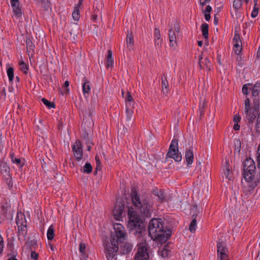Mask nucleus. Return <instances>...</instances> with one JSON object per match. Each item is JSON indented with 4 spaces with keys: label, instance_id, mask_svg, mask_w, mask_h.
<instances>
[{
    "label": "nucleus",
    "instance_id": "46",
    "mask_svg": "<svg viewBox=\"0 0 260 260\" xmlns=\"http://www.w3.org/2000/svg\"><path fill=\"white\" fill-rule=\"evenodd\" d=\"M114 63L113 58L107 59V67H111L113 66Z\"/></svg>",
    "mask_w": 260,
    "mask_h": 260
},
{
    "label": "nucleus",
    "instance_id": "11",
    "mask_svg": "<svg viewBox=\"0 0 260 260\" xmlns=\"http://www.w3.org/2000/svg\"><path fill=\"white\" fill-rule=\"evenodd\" d=\"M124 205L121 202H116L113 211V214L115 219L119 220L122 218Z\"/></svg>",
    "mask_w": 260,
    "mask_h": 260
},
{
    "label": "nucleus",
    "instance_id": "63",
    "mask_svg": "<svg viewBox=\"0 0 260 260\" xmlns=\"http://www.w3.org/2000/svg\"><path fill=\"white\" fill-rule=\"evenodd\" d=\"M98 15L96 14H94L92 15V20L93 22H95L96 20L97 19Z\"/></svg>",
    "mask_w": 260,
    "mask_h": 260
},
{
    "label": "nucleus",
    "instance_id": "59",
    "mask_svg": "<svg viewBox=\"0 0 260 260\" xmlns=\"http://www.w3.org/2000/svg\"><path fill=\"white\" fill-rule=\"evenodd\" d=\"M73 34H70V38L73 37L74 41H76V38L78 37L77 34H73V36H72Z\"/></svg>",
    "mask_w": 260,
    "mask_h": 260
},
{
    "label": "nucleus",
    "instance_id": "10",
    "mask_svg": "<svg viewBox=\"0 0 260 260\" xmlns=\"http://www.w3.org/2000/svg\"><path fill=\"white\" fill-rule=\"evenodd\" d=\"M72 151L76 159L79 161L83 157L82 145L80 141L77 140L72 145Z\"/></svg>",
    "mask_w": 260,
    "mask_h": 260
},
{
    "label": "nucleus",
    "instance_id": "13",
    "mask_svg": "<svg viewBox=\"0 0 260 260\" xmlns=\"http://www.w3.org/2000/svg\"><path fill=\"white\" fill-rule=\"evenodd\" d=\"M119 245L120 248V251L121 253L125 254L129 253L132 249L133 245L125 241H119Z\"/></svg>",
    "mask_w": 260,
    "mask_h": 260
},
{
    "label": "nucleus",
    "instance_id": "44",
    "mask_svg": "<svg viewBox=\"0 0 260 260\" xmlns=\"http://www.w3.org/2000/svg\"><path fill=\"white\" fill-rule=\"evenodd\" d=\"M39 255L35 251H32L30 254V257L34 260H38Z\"/></svg>",
    "mask_w": 260,
    "mask_h": 260
},
{
    "label": "nucleus",
    "instance_id": "6",
    "mask_svg": "<svg viewBox=\"0 0 260 260\" xmlns=\"http://www.w3.org/2000/svg\"><path fill=\"white\" fill-rule=\"evenodd\" d=\"M127 215L129 219L127 227L130 232L134 235H138V238L141 237L143 229V222L132 206L128 207Z\"/></svg>",
    "mask_w": 260,
    "mask_h": 260
},
{
    "label": "nucleus",
    "instance_id": "24",
    "mask_svg": "<svg viewBox=\"0 0 260 260\" xmlns=\"http://www.w3.org/2000/svg\"><path fill=\"white\" fill-rule=\"evenodd\" d=\"M126 44L127 47L128 48L129 50L133 49L134 42L133 34H127L126 37Z\"/></svg>",
    "mask_w": 260,
    "mask_h": 260
},
{
    "label": "nucleus",
    "instance_id": "42",
    "mask_svg": "<svg viewBox=\"0 0 260 260\" xmlns=\"http://www.w3.org/2000/svg\"><path fill=\"white\" fill-rule=\"evenodd\" d=\"M4 249V239L0 234V254L2 253Z\"/></svg>",
    "mask_w": 260,
    "mask_h": 260
},
{
    "label": "nucleus",
    "instance_id": "7",
    "mask_svg": "<svg viewBox=\"0 0 260 260\" xmlns=\"http://www.w3.org/2000/svg\"><path fill=\"white\" fill-rule=\"evenodd\" d=\"M137 246L138 250L135 256V260H148L149 247L146 241L138 244Z\"/></svg>",
    "mask_w": 260,
    "mask_h": 260
},
{
    "label": "nucleus",
    "instance_id": "35",
    "mask_svg": "<svg viewBox=\"0 0 260 260\" xmlns=\"http://www.w3.org/2000/svg\"><path fill=\"white\" fill-rule=\"evenodd\" d=\"M19 66L20 67L21 70L24 74L27 73V71L28 70V67L27 65L24 63V61H21L19 62Z\"/></svg>",
    "mask_w": 260,
    "mask_h": 260
},
{
    "label": "nucleus",
    "instance_id": "50",
    "mask_svg": "<svg viewBox=\"0 0 260 260\" xmlns=\"http://www.w3.org/2000/svg\"><path fill=\"white\" fill-rule=\"evenodd\" d=\"M101 169H102V165H96V168L94 170V175H96L98 173V172L99 171H101Z\"/></svg>",
    "mask_w": 260,
    "mask_h": 260
},
{
    "label": "nucleus",
    "instance_id": "27",
    "mask_svg": "<svg viewBox=\"0 0 260 260\" xmlns=\"http://www.w3.org/2000/svg\"><path fill=\"white\" fill-rule=\"evenodd\" d=\"M7 73L10 82H12L14 79V69L10 67L8 64L7 65Z\"/></svg>",
    "mask_w": 260,
    "mask_h": 260
},
{
    "label": "nucleus",
    "instance_id": "36",
    "mask_svg": "<svg viewBox=\"0 0 260 260\" xmlns=\"http://www.w3.org/2000/svg\"><path fill=\"white\" fill-rule=\"evenodd\" d=\"M205 105V99H204L202 101H201L199 103V111L200 113V116H202L204 114V110H203L204 106Z\"/></svg>",
    "mask_w": 260,
    "mask_h": 260
},
{
    "label": "nucleus",
    "instance_id": "39",
    "mask_svg": "<svg viewBox=\"0 0 260 260\" xmlns=\"http://www.w3.org/2000/svg\"><path fill=\"white\" fill-rule=\"evenodd\" d=\"M258 113L257 115V116H258ZM259 118H257V121L255 123V127H254V129L256 132V133L258 134V135H259L260 134V121H258V119Z\"/></svg>",
    "mask_w": 260,
    "mask_h": 260
},
{
    "label": "nucleus",
    "instance_id": "25",
    "mask_svg": "<svg viewBox=\"0 0 260 260\" xmlns=\"http://www.w3.org/2000/svg\"><path fill=\"white\" fill-rule=\"evenodd\" d=\"M234 47L239 48L242 47V42L240 39V34H235L233 39Z\"/></svg>",
    "mask_w": 260,
    "mask_h": 260
},
{
    "label": "nucleus",
    "instance_id": "1",
    "mask_svg": "<svg viewBox=\"0 0 260 260\" xmlns=\"http://www.w3.org/2000/svg\"><path fill=\"white\" fill-rule=\"evenodd\" d=\"M113 226L116 236L111 237L110 242H108L104 244L107 260H116V255L119 249V241H125L126 239V232L121 224L115 223Z\"/></svg>",
    "mask_w": 260,
    "mask_h": 260
},
{
    "label": "nucleus",
    "instance_id": "16",
    "mask_svg": "<svg viewBox=\"0 0 260 260\" xmlns=\"http://www.w3.org/2000/svg\"><path fill=\"white\" fill-rule=\"evenodd\" d=\"M242 2L241 0H234L233 2V9L237 17L240 16L242 9Z\"/></svg>",
    "mask_w": 260,
    "mask_h": 260
},
{
    "label": "nucleus",
    "instance_id": "37",
    "mask_svg": "<svg viewBox=\"0 0 260 260\" xmlns=\"http://www.w3.org/2000/svg\"><path fill=\"white\" fill-rule=\"evenodd\" d=\"M155 45H161L162 39H160V34H155Z\"/></svg>",
    "mask_w": 260,
    "mask_h": 260
},
{
    "label": "nucleus",
    "instance_id": "28",
    "mask_svg": "<svg viewBox=\"0 0 260 260\" xmlns=\"http://www.w3.org/2000/svg\"><path fill=\"white\" fill-rule=\"evenodd\" d=\"M47 238L49 240H52L54 237V229L53 225H51L47 231Z\"/></svg>",
    "mask_w": 260,
    "mask_h": 260
},
{
    "label": "nucleus",
    "instance_id": "32",
    "mask_svg": "<svg viewBox=\"0 0 260 260\" xmlns=\"http://www.w3.org/2000/svg\"><path fill=\"white\" fill-rule=\"evenodd\" d=\"M72 16L73 19L75 21H77L79 19L80 15H79V7L76 6L75 8L74 11L72 13Z\"/></svg>",
    "mask_w": 260,
    "mask_h": 260
},
{
    "label": "nucleus",
    "instance_id": "15",
    "mask_svg": "<svg viewBox=\"0 0 260 260\" xmlns=\"http://www.w3.org/2000/svg\"><path fill=\"white\" fill-rule=\"evenodd\" d=\"M79 252L80 253L81 260H87L88 254L87 252V248L85 243H80L79 245Z\"/></svg>",
    "mask_w": 260,
    "mask_h": 260
},
{
    "label": "nucleus",
    "instance_id": "62",
    "mask_svg": "<svg viewBox=\"0 0 260 260\" xmlns=\"http://www.w3.org/2000/svg\"><path fill=\"white\" fill-rule=\"evenodd\" d=\"M69 86V82L68 81H66L64 83L63 86L66 88L67 90H69L68 87Z\"/></svg>",
    "mask_w": 260,
    "mask_h": 260
},
{
    "label": "nucleus",
    "instance_id": "4",
    "mask_svg": "<svg viewBox=\"0 0 260 260\" xmlns=\"http://www.w3.org/2000/svg\"><path fill=\"white\" fill-rule=\"evenodd\" d=\"M260 92V86L254 85L252 89V95L254 97L253 100L252 104L250 103V100L248 98H246L244 102V112L246 115V118L249 123V124H252L254 121L258 111L259 110V101L258 98L256 97ZM250 132H252V127L249 125Z\"/></svg>",
    "mask_w": 260,
    "mask_h": 260
},
{
    "label": "nucleus",
    "instance_id": "5",
    "mask_svg": "<svg viewBox=\"0 0 260 260\" xmlns=\"http://www.w3.org/2000/svg\"><path fill=\"white\" fill-rule=\"evenodd\" d=\"M148 233L151 239L161 243H165L170 237V234L164 229L161 219L153 218L150 221Z\"/></svg>",
    "mask_w": 260,
    "mask_h": 260
},
{
    "label": "nucleus",
    "instance_id": "17",
    "mask_svg": "<svg viewBox=\"0 0 260 260\" xmlns=\"http://www.w3.org/2000/svg\"><path fill=\"white\" fill-rule=\"evenodd\" d=\"M205 173L206 172H205ZM198 179L200 180L199 187L202 188L203 189V188H206V190L208 191V188L209 186L208 183L207 181V179L208 178V174H206V177L204 174L203 177L202 178L201 175H198Z\"/></svg>",
    "mask_w": 260,
    "mask_h": 260
},
{
    "label": "nucleus",
    "instance_id": "20",
    "mask_svg": "<svg viewBox=\"0 0 260 260\" xmlns=\"http://www.w3.org/2000/svg\"><path fill=\"white\" fill-rule=\"evenodd\" d=\"M83 81L84 82L82 83L83 92L84 94H89L90 91V83L87 80L85 77H83Z\"/></svg>",
    "mask_w": 260,
    "mask_h": 260
},
{
    "label": "nucleus",
    "instance_id": "40",
    "mask_svg": "<svg viewBox=\"0 0 260 260\" xmlns=\"http://www.w3.org/2000/svg\"><path fill=\"white\" fill-rule=\"evenodd\" d=\"M258 14V8L256 6H254L253 10L251 13V16L252 18H255Z\"/></svg>",
    "mask_w": 260,
    "mask_h": 260
},
{
    "label": "nucleus",
    "instance_id": "31",
    "mask_svg": "<svg viewBox=\"0 0 260 260\" xmlns=\"http://www.w3.org/2000/svg\"><path fill=\"white\" fill-rule=\"evenodd\" d=\"M92 171V167L90 163L87 162L83 168V172L89 174Z\"/></svg>",
    "mask_w": 260,
    "mask_h": 260
},
{
    "label": "nucleus",
    "instance_id": "60",
    "mask_svg": "<svg viewBox=\"0 0 260 260\" xmlns=\"http://www.w3.org/2000/svg\"><path fill=\"white\" fill-rule=\"evenodd\" d=\"M15 254L13 253L11 254V257H10L8 260H18L15 258Z\"/></svg>",
    "mask_w": 260,
    "mask_h": 260
},
{
    "label": "nucleus",
    "instance_id": "18",
    "mask_svg": "<svg viewBox=\"0 0 260 260\" xmlns=\"http://www.w3.org/2000/svg\"><path fill=\"white\" fill-rule=\"evenodd\" d=\"M13 16L17 19L20 18L22 16V11L20 7V4L12 5Z\"/></svg>",
    "mask_w": 260,
    "mask_h": 260
},
{
    "label": "nucleus",
    "instance_id": "43",
    "mask_svg": "<svg viewBox=\"0 0 260 260\" xmlns=\"http://www.w3.org/2000/svg\"><path fill=\"white\" fill-rule=\"evenodd\" d=\"M201 30L202 32H208V25L207 24H203L201 26Z\"/></svg>",
    "mask_w": 260,
    "mask_h": 260
},
{
    "label": "nucleus",
    "instance_id": "29",
    "mask_svg": "<svg viewBox=\"0 0 260 260\" xmlns=\"http://www.w3.org/2000/svg\"><path fill=\"white\" fill-rule=\"evenodd\" d=\"M133 109L132 107H126V117L127 121H130L133 118Z\"/></svg>",
    "mask_w": 260,
    "mask_h": 260
},
{
    "label": "nucleus",
    "instance_id": "22",
    "mask_svg": "<svg viewBox=\"0 0 260 260\" xmlns=\"http://www.w3.org/2000/svg\"><path fill=\"white\" fill-rule=\"evenodd\" d=\"M125 100L126 107H132L133 108H135V102L132 96L129 92H127L126 96L125 97Z\"/></svg>",
    "mask_w": 260,
    "mask_h": 260
},
{
    "label": "nucleus",
    "instance_id": "38",
    "mask_svg": "<svg viewBox=\"0 0 260 260\" xmlns=\"http://www.w3.org/2000/svg\"><path fill=\"white\" fill-rule=\"evenodd\" d=\"M189 230L192 233H194L195 232V217L193 218L189 225Z\"/></svg>",
    "mask_w": 260,
    "mask_h": 260
},
{
    "label": "nucleus",
    "instance_id": "49",
    "mask_svg": "<svg viewBox=\"0 0 260 260\" xmlns=\"http://www.w3.org/2000/svg\"><path fill=\"white\" fill-rule=\"evenodd\" d=\"M12 162L14 164H16L17 165H20V166H23V164L21 165V160L19 158H15Z\"/></svg>",
    "mask_w": 260,
    "mask_h": 260
},
{
    "label": "nucleus",
    "instance_id": "26",
    "mask_svg": "<svg viewBox=\"0 0 260 260\" xmlns=\"http://www.w3.org/2000/svg\"><path fill=\"white\" fill-rule=\"evenodd\" d=\"M169 86L168 81L166 77L161 78V86L162 92L165 94H167L168 93L169 90L168 89Z\"/></svg>",
    "mask_w": 260,
    "mask_h": 260
},
{
    "label": "nucleus",
    "instance_id": "23",
    "mask_svg": "<svg viewBox=\"0 0 260 260\" xmlns=\"http://www.w3.org/2000/svg\"><path fill=\"white\" fill-rule=\"evenodd\" d=\"M185 159L188 166L193 162V154L191 150L188 149L186 151Z\"/></svg>",
    "mask_w": 260,
    "mask_h": 260
},
{
    "label": "nucleus",
    "instance_id": "55",
    "mask_svg": "<svg viewBox=\"0 0 260 260\" xmlns=\"http://www.w3.org/2000/svg\"><path fill=\"white\" fill-rule=\"evenodd\" d=\"M112 58V52L111 50H109L108 51V55L107 57V59H110Z\"/></svg>",
    "mask_w": 260,
    "mask_h": 260
},
{
    "label": "nucleus",
    "instance_id": "12",
    "mask_svg": "<svg viewBox=\"0 0 260 260\" xmlns=\"http://www.w3.org/2000/svg\"><path fill=\"white\" fill-rule=\"evenodd\" d=\"M217 251L218 255V260H225L228 257L226 253L225 243L218 242L217 244Z\"/></svg>",
    "mask_w": 260,
    "mask_h": 260
},
{
    "label": "nucleus",
    "instance_id": "48",
    "mask_svg": "<svg viewBox=\"0 0 260 260\" xmlns=\"http://www.w3.org/2000/svg\"><path fill=\"white\" fill-rule=\"evenodd\" d=\"M241 120V117L239 115H235L233 118V121L234 123H238Z\"/></svg>",
    "mask_w": 260,
    "mask_h": 260
},
{
    "label": "nucleus",
    "instance_id": "64",
    "mask_svg": "<svg viewBox=\"0 0 260 260\" xmlns=\"http://www.w3.org/2000/svg\"><path fill=\"white\" fill-rule=\"evenodd\" d=\"M257 161L258 168L260 169V156H257Z\"/></svg>",
    "mask_w": 260,
    "mask_h": 260
},
{
    "label": "nucleus",
    "instance_id": "19",
    "mask_svg": "<svg viewBox=\"0 0 260 260\" xmlns=\"http://www.w3.org/2000/svg\"><path fill=\"white\" fill-rule=\"evenodd\" d=\"M153 194L157 197L160 202H164L166 200V195L163 190L155 189L153 190Z\"/></svg>",
    "mask_w": 260,
    "mask_h": 260
},
{
    "label": "nucleus",
    "instance_id": "47",
    "mask_svg": "<svg viewBox=\"0 0 260 260\" xmlns=\"http://www.w3.org/2000/svg\"><path fill=\"white\" fill-rule=\"evenodd\" d=\"M94 110V108H93V107L92 106H89L88 108L89 116L91 117L92 116Z\"/></svg>",
    "mask_w": 260,
    "mask_h": 260
},
{
    "label": "nucleus",
    "instance_id": "2",
    "mask_svg": "<svg viewBox=\"0 0 260 260\" xmlns=\"http://www.w3.org/2000/svg\"><path fill=\"white\" fill-rule=\"evenodd\" d=\"M131 197L133 205L139 211L142 216L150 218L153 211V203L149 197L140 198L136 188L131 189Z\"/></svg>",
    "mask_w": 260,
    "mask_h": 260
},
{
    "label": "nucleus",
    "instance_id": "57",
    "mask_svg": "<svg viewBox=\"0 0 260 260\" xmlns=\"http://www.w3.org/2000/svg\"><path fill=\"white\" fill-rule=\"evenodd\" d=\"M95 161H96V165H101V162L100 161V158L98 156H96L95 157Z\"/></svg>",
    "mask_w": 260,
    "mask_h": 260
},
{
    "label": "nucleus",
    "instance_id": "56",
    "mask_svg": "<svg viewBox=\"0 0 260 260\" xmlns=\"http://www.w3.org/2000/svg\"><path fill=\"white\" fill-rule=\"evenodd\" d=\"M230 174V170L229 169H226V171H225L224 172V176L228 178L229 177V176Z\"/></svg>",
    "mask_w": 260,
    "mask_h": 260
},
{
    "label": "nucleus",
    "instance_id": "52",
    "mask_svg": "<svg viewBox=\"0 0 260 260\" xmlns=\"http://www.w3.org/2000/svg\"><path fill=\"white\" fill-rule=\"evenodd\" d=\"M3 169H4V171L6 172V173H8L9 172V168L8 167L6 163H3Z\"/></svg>",
    "mask_w": 260,
    "mask_h": 260
},
{
    "label": "nucleus",
    "instance_id": "45",
    "mask_svg": "<svg viewBox=\"0 0 260 260\" xmlns=\"http://www.w3.org/2000/svg\"><path fill=\"white\" fill-rule=\"evenodd\" d=\"M248 85L247 84H245L243 87H242V92L244 94H248Z\"/></svg>",
    "mask_w": 260,
    "mask_h": 260
},
{
    "label": "nucleus",
    "instance_id": "53",
    "mask_svg": "<svg viewBox=\"0 0 260 260\" xmlns=\"http://www.w3.org/2000/svg\"><path fill=\"white\" fill-rule=\"evenodd\" d=\"M11 252L8 254V256L11 257V254L14 253L15 254V256L17 255V252L14 250L13 246H12L10 248Z\"/></svg>",
    "mask_w": 260,
    "mask_h": 260
},
{
    "label": "nucleus",
    "instance_id": "8",
    "mask_svg": "<svg viewBox=\"0 0 260 260\" xmlns=\"http://www.w3.org/2000/svg\"><path fill=\"white\" fill-rule=\"evenodd\" d=\"M172 158L176 161H180L182 159V155L179 152L178 147V140L173 139L170 145L169 151L167 153L166 158Z\"/></svg>",
    "mask_w": 260,
    "mask_h": 260
},
{
    "label": "nucleus",
    "instance_id": "14",
    "mask_svg": "<svg viewBox=\"0 0 260 260\" xmlns=\"http://www.w3.org/2000/svg\"><path fill=\"white\" fill-rule=\"evenodd\" d=\"M26 45L27 53L28 54L30 53L32 55L34 53L35 46L32 42V37L30 34H28L26 37Z\"/></svg>",
    "mask_w": 260,
    "mask_h": 260
},
{
    "label": "nucleus",
    "instance_id": "3",
    "mask_svg": "<svg viewBox=\"0 0 260 260\" xmlns=\"http://www.w3.org/2000/svg\"><path fill=\"white\" fill-rule=\"evenodd\" d=\"M255 162L251 158H247L243 162L244 178L246 182V187L250 193L260 184V174H255Z\"/></svg>",
    "mask_w": 260,
    "mask_h": 260
},
{
    "label": "nucleus",
    "instance_id": "58",
    "mask_svg": "<svg viewBox=\"0 0 260 260\" xmlns=\"http://www.w3.org/2000/svg\"><path fill=\"white\" fill-rule=\"evenodd\" d=\"M11 6L13 5V4H19V0H11Z\"/></svg>",
    "mask_w": 260,
    "mask_h": 260
},
{
    "label": "nucleus",
    "instance_id": "51",
    "mask_svg": "<svg viewBox=\"0 0 260 260\" xmlns=\"http://www.w3.org/2000/svg\"><path fill=\"white\" fill-rule=\"evenodd\" d=\"M233 49H234V50L235 51V53L237 55H239L241 53V50H242V47H240V48L234 47Z\"/></svg>",
    "mask_w": 260,
    "mask_h": 260
},
{
    "label": "nucleus",
    "instance_id": "54",
    "mask_svg": "<svg viewBox=\"0 0 260 260\" xmlns=\"http://www.w3.org/2000/svg\"><path fill=\"white\" fill-rule=\"evenodd\" d=\"M240 125L237 123H234V125L233 126V128L235 131H238L240 129Z\"/></svg>",
    "mask_w": 260,
    "mask_h": 260
},
{
    "label": "nucleus",
    "instance_id": "34",
    "mask_svg": "<svg viewBox=\"0 0 260 260\" xmlns=\"http://www.w3.org/2000/svg\"><path fill=\"white\" fill-rule=\"evenodd\" d=\"M42 103L45 105L47 107L49 108H55V104L54 103H52L49 101H48L45 98H43L41 100Z\"/></svg>",
    "mask_w": 260,
    "mask_h": 260
},
{
    "label": "nucleus",
    "instance_id": "61",
    "mask_svg": "<svg viewBox=\"0 0 260 260\" xmlns=\"http://www.w3.org/2000/svg\"><path fill=\"white\" fill-rule=\"evenodd\" d=\"M10 158H11V161H13V160L16 158V157H15V154H14V152H10Z\"/></svg>",
    "mask_w": 260,
    "mask_h": 260
},
{
    "label": "nucleus",
    "instance_id": "21",
    "mask_svg": "<svg viewBox=\"0 0 260 260\" xmlns=\"http://www.w3.org/2000/svg\"><path fill=\"white\" fill-rule=\"evenodd\" d=\"M169 41L170 47L175 50L177 46L176 34H169Z\"/></svg>",
    "mask_w": 260,
    "mask_h": 260
},
{
    "label": "nucleus",
    "instance_id": "9",
    "mask_svg": "<svg viewBox=\"0 0 260 260\" xmlns=\"http://www.w3.org/2000/svg\"><path fill=\"white\" fill-rule=\"evenodd\" d=\"M199 2L200 7L206 20L209 21L210 19V12L212 11V7L208 5L210 0H199Z\"/></svg>",
    "mask_w": 260,
    "mask_h": 260
},
{
    "label": "nucleus",
    "instance_id": "41",
    "mask_svg": "<svg viewBox=\"0 0 260 260\" xmlns=\"http://www.w3.org/2000/svg\"><path fill=\"white\" fill-rule=\"evenodd\" d=\"M174 29H173L172 28L170 29L169 30V32H171L173 31V32H178L180 31V26L178 23H175L174 25Z\"/></svg>",
    "mask_w": 260,
    "mask_h": 260
},
{
    "label": "nucleus",
    "instance_id": "30",
    "mask_svg": "<svg viewBox=\"0 0 260 260\" xmlns=\"http://www.w3.org/2000/svg\"><path fill=\"white\" fill-rule=\"evenodd\" d=\"M2 214L5 217L7 216V212L10 209V206L7 203L2 205Z\"/></svg>",
    "mask_w": 260,
    "mask_h": 260
},
{
    "label": "nucleus",
    "instance_id": "33",
    "mask_svg": "<svg viewBox=\"0 0 260 260\" xmlns=\"http://www.w3.org/2000/svg\"><path fill=\"white\" fill-rule=\"evenodd\" d=\"M16 223L19 231H23L26 230V221L21 222L19 220H16Z\"/></svg>",
    "mask_w": 260,
    "mask_h": 260
}]
</instances>
